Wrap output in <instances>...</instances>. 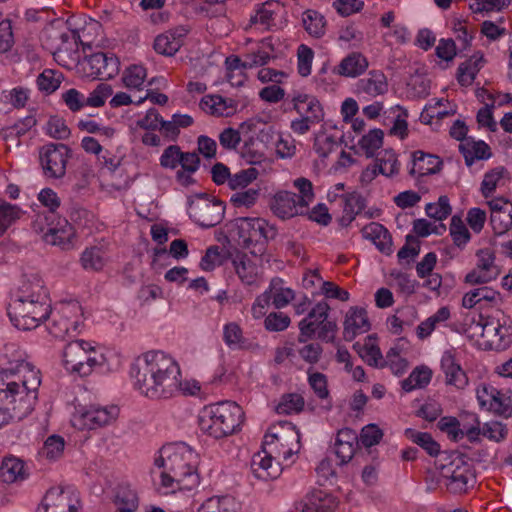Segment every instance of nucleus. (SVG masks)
Returning a JSON list of instances; mask_svg holds the SVG:
<instances>
[{"instance_id":"21","label":"nucleus","mask_w":512,"mask_h":512,"mask_svg":"<svg viewBox=\"0 0 512 512\" xmlns=\"http://www.w3.org/2000/svg\"><path fill=\"white\" fill-rule=\"evenodd\" d=\"M291 103L293 110H295L299 116L309 119L310 122L319 124L324 120V110L316 96L295 92L291 97Z\"/></svg>"},{"instance_id":"43","label":"nucleus","mask_w":512,"mask_h":512,"mask_svg":"<svg viewBox=\"0 0 512 512\" xmlns=\"http://www.w3.org/2000/svg\"><path fill=\"white\" fill-rule=\"evenodd\" d=\"M273 47L263 42L257 49L244 55V69H251L267 64L272 57Z\"/></svg>"},{"instance_id":"26","label":"nucleus","mask_w":512,"mask_h":512,"mask_svg":"<svg viewBox=\"0 0 512 512\" xmlns=\"http://www.w3.org/2000/svg\"><path fill=\"white\" fill-rule=\"evenodd\" d=\"M358 444L359 438L355 430L343 428L338 431L334 443V451L340 465H344L352 459Z\"/></svg>"},{"instance_id":"16","label":"nucleus","mask_w":512,"mask_h":512,"mask_svg":"<svg viewBox=\"0 0 512 512\" xmlns=\"http://www.w3.org/2000/svg\"><path fill=\"white\" fill-rule=\"evenodd\" d=\"M80 500L71 489L53 487L47 491L37 512H79Z\"/></svg>"},{"instance_id":"38","label":"nucleus","mask_w":512,"mask_h":512,"mask_svg":"<svg viewBox=\"0 0 512 512\" xmlns=\"http://www.w3.org/2000/svg\"><path fill=\"white\" fill-rule=\"evenodd\" d=\"M198 512H241V505L234 497L216 496L207 499Z\"/></svg>"},{"instance_id":"5","label":"nucleus","mask_w":512,"mask_h":512,"mask_svg":"<svg viewBox=\"0 0 512 512\" xmlns=\"http://www.w3.org/2000/svg\"><path fill=\"white\" fill-rule=\"evenodd\" d=\"M242 408L232 401H223L204 407L199 416L201 431L215 439L236 431L243 421Z\"/></svg>"},{"instance_id":"48","label":"nucleus","mask_w":512,"mask_h":512,"mask_svg":"<svg viewBox=\"0 0 512 512\" xmlns=\"http://www.w3.org/2000/svg\"><path fill=\"white\" fill-rule=\"evenodd\" d=\"M490 225L496 235H503L512 228V204L502 212L491 213Z\"/></svg>"},{"instance_id":"49","label":"nucleus","mask_w":512,"mask_h":512,"mask_svg":"<svg viewBox=\"0 0 512 512\" xmlns=\"http://www.w3.org/2000/svg\"><path fill=\"white\" fill-rule=\"evenodd\" d=\"M304 403V398L298 393L284 394L276 406V412L285 415L299 413L303 410Z\"/></svg>"},{"instance_id":"55","label":"nucleus","mask_w":512,"mask_h":512,"mask_svg":"<svg viewBox=\"0 0 512 512\" xmlns=\"http://www.w3.org/2000/svg\"><path fill=\"white\" fill-rule=\"evenodd\" d=\"M257 176L258 171L250 167L231 175L228 185L234 191L242 190L250 187L252 182L257 179Z\"/></svg>"},{"instance_id":"42","label":"nucleus","mask_w":512,"mask_h":512,"mask_svg":"<svg viewBox=\"0 0 512 512\" xmlns=\"http://www.w3.org/2000/svg\"><path fill=\"white\" fill-rule=\"evenodd\" d=\"M405 436L424 449L432 457H436L440 453V445L433 439L432 435L427 432L407 428L405 430Z\"/></svg>"},{"instance_id":"58","label":"nucleus","mask_w":512,"mask_h":512,"mask_svg":"<svg viewBox=\"0 0 512 512\" xmlns=\"http://www.w3.org/2000/svg\"><path fill=\"white\" fill-rule=\"evenodd\" d=\"M314 58L313 50L305 44H301L297 49V69L302 77L311 74L312 62Z\"/></svg>"},{"instance_id":"40","label":"nucleus","mask_w":512,"mask_h":512,"mask_svg":"<svg viewBox=\"0 0 512 512\" xmlns=\"http://www.w3.org/2000/svg\"><path fill=\"white\" fill-rule=\"evenodd\" d=\"M302 23L306 32L314 37L321 38L326 33V19L318 11L307 9L302 14Z\"/></svg>"},{"instance_id":"18","label":"nucleus","mask_w":512,"mask_h":512,"mask_svg":"<svg viewBox=\"0 0 512 512\" xmlns=\"http://www.w3.org/2000/svg\"><path fill=\"white\" fill-rule=\"evenodd\" d=\"M442 476L447 489L454 494L467 492L469 482L474 480L469 464L460 457L442 467Z\"/></svg>"},{"instance_id":"24","label":"nucleus","mask_w":512,"mask_h":512,"mask_svg":"<svg viewBox=\"0 0 512 512\" xmlns=\"http://www.w3.org/2000/svg\"><path fill=\"white\" fill-rule=\"evenodd\" d=\"M371 325L364 308L351 307L345 316L343 323V338L345 341H353L356 336L366 333Z\"/></svg>"},{"instance_id":"57","label":"nucleus","mask_w":512,"mask_h":512,"mask_svg":"<svg viewBox=\"0 0 512 512\" xmlns=\"http://www.w3.org/2000/svg\"><path fill=\"white\" fill-rule=\"evenodd\" d=\"M489 410L501 416H509L512 413V392L499 390V395H495Z\"/></svg>"},{"instance_id":"23","label":"nucleus","mask_w":512,"mask_h":512,"mask_svg":"<svg viewBox=\"0 0 512 512\" xmlns=\"http://www.w3.org/2000/svg\"><path fill=\"white\" fill-rule=\"evenodd\" d=\"M335 498L323 490H313L295 503L297 512H334L336 508Z\"/></svg>"},{"instance_id":"20","label":"nucleus","mask_w":512,"mask_h":512,"mask_svg":"<svg viewBox=\"0 0 512 512\" xmlns=\"http://www.w3.org/2000/svg\"><path fill=\"white\" fill-rule=\"evenodd\" d=\"M274 449L263 444V451L253 455L250 469L255 478L268 481L280 475L281 469L273 457Z\"/></svg>"},{"instance_id":"32","label":"nucleus","mask_w":512,"mask_h":512,"mask_svg":"<svg viewBox=\"0 0 512 512\" xmlns=\"http://www.w3.org/2000/svg\"><path fill=\"white\" fill-rule=\"evenodd\" d=\"M459 151L463 155L465 164L472 166L476 160H487L492 153L484 141H465L459 144Z\"/></svg>"},{"instance_id":"62","label":"nucleus","mask_w":512,"mask_h":512,"mask_svg":"<svg viewBox=\"0 0 512 512\" xmlns=\"http://www.w3.org/2000/svg\"><path fill=\"white\" fill-rule=\"evenodd\" d=\"M482 435L494 442H501L508 436V428L499 421H490L482 426Z\"/></svg>"},{"instance_id":"2","label":"nucleus","mask_w":512,"mask_h":512,"mask_svg":"<svg viewBox=\"0 0 512 512\" xmlns=\"http://www.w3.org/2000/svg\"><path fill=\"white\" fill-rule=\"evenodd\" d=\"M130 376L134 388L150 399H168L180 388V367L163 351L139 356L130 367Z\"/></svg>"},{"instance_id":"41","label":"nucleus","mask_w":512,"mask_h":512,"mask_svg":"<svg viewBox=\"0 0 512 512\" xmlns=\"http://www.w3.org/2000/svg\"><path fill=\"white\" fill-rule=\"evenodd\" d=\"M432 378V371L426 366L416 367L410 375L401 382V387L405 392H411L414 389L426 387Z\"/></svg>"},{"instance_id":"8","label":"nucleus","mask_w":512,"mask_h":512,"mask_svg":"<svg viewBox=\"0 0 512 512\" xmlns=\"http://www.w3.org/2000/svg\"><path fill=\"white\" fill-rule=\"evenodd\" d=\"M43 36L45 43L50 47L54 60L63 67H70L79 61V44L91 49L89 43H84L76 30L51 26L45 29Z\"/></svg>"},{"instance_id":"27","label":"nucleus","mask_w":512,"mask_h":512,"mask_svg":"<svg viewBox=\"0 0 512 512\" xmlns=\"http://www.w3.org/2000/svg\"><path fill=\"white\" fill-rule=\"evenodd\" d=\"M342 215L339 223L343 227L349 226L366 207V199L358 191L343 193L340 195Z\"/></svg>"},{"instance_id":"1","label":"nucleus","mask_w":512,"mask_h":512,"mask_svg":"<svg viewBox=\"0 0 512 512\" xmlns=\"http://www.w3.org/2000/svg\"><path fill=\"white\" fill-rule=\"evenodd\" d=\"M40 384V371L26 360L25 352L6 345L0 358V428L33 411Z\"/></svg>"},{"instance_id":"60","label":"nucleus","mask_w":512,"mask_h":512,"mask_svg":"<svg viewBox=\"0 0 512 512\" xmlns=\"http://www.w3.org/2000/svg\"><path fill=\"white\" fill-rule=\"evenodd\" d=\"M185 478L175 476L172 472L163 469L160 475V487L163 494L175 493L176 490L184 489Z\"/></svg>"},{"instance_id":"3","label":"nucleus","mask_w":512,"mask_h":512,"mask_svg":"<svg viewBox=\"0 0 512 512\" xmlns=\"http://www.w3.org/2000/svg\"><path fill=\"white\" fill-rule=\"evenodd\" d=\"M51 303L43 280L36 274L25 276L12 294L8 305V316L20 330H32L47 320Z\"/></svg>"},{"instance_id":"25","label":"nucleus","mask_w":512,"mask_h":512,"mask_svg":"<svg viewBox=\"0 0 512 512\" xmlns=\"http://www.w3.org/2000/svg\"><path fill=\"white\" fill-rule=\"evenodd\" d=\"M441 370L445 374L447 385L455 386L457 389H464L468 385V377L452 350H447L443 353L441 357Z\"/></svg>"},{"instance_id":"11","label":"nucleus","mask_w":512,"mask_h":512,"mask_svg":"<svg viewBox=\"0 0 512 512\" xmlns=\"http://www.w3.org/2000/svg\"><path fill=\"white\" fill-rule=\"evenodd\" d=\"M188 214L202 228H212L224 218L225 205L218 199H210L206 194H197L188 199Z\"/></svg>"},{"instance_id":"47","label":"nucleus","mask_w":512,"mask_h":512,"mask_svg":"<svg viewBox=\"0 0 512 512\" xmlns=\"http://www.w3.org/2000/svg\"><path fill=\"white\" fill-rule=\"evenodd\" d=\"M449 232L453 243L460 249H463L471 239L468 228L458 215L451 218Z\"/></svg>"},{"instance_id":"63","label":"nucleus","mask_w":512,"mask_h":512,"mask_svg":"<svg viewBox=\"0 0 512 512\" xmlns=\"http://www.w3.org/2000/svg\"><path fill=\"white\" fill-rule=\"evenodd\" d=\"M181 47L175 38L170 37L168 33L158 35L154 40V49L157 53L172 56L179 51Z\"/></svg>"},{"instance_id":"6","label":"nucleus","mask_w":512,"mask_h":512,"mask_svg":"<svg viewBox=\"0 0 512 512\" xmlns=\"http://www.w3.org/2000/svg\"><path fill=\"white\" fill-rule=\"evenodd\" d=\"M330 306L326 301H319L298 323V342L306 343L317 338L326 343H333L338 331L337 323L329 319Z\"/></svg>"},{"instance_id":"9","label":"nucleus","mask_w":512,"mask_h":512,"mask_svg":"<svg viewBox=\"0 0 512 512\" xmlns=\"http://www.w3.org/2000/svg\"><path fill=\"white\" fill-rule=\"evenodd\" d=\"M506 316L502 319L479 314L478 320L473 319L468 326L472 336L479 335L485 339L486 349L502 351L512 343V326Z\"/></svg>"},{"instance_id":"53","label":"nucleus","mask_w":512,"mask_h":512,"mask_svg":"<svg viewBox=\"0 0 512 512\" xmlns=\"http://www.w3.org/2000/svg\"><path fill=\"white\" fill-rule=\"evenodd\" d=\"M20 215L21 210L17 205L0 201V237L20 218Z\"/></svg>"},{"instance_id":"14","label":"nucleus","mask_w":512,"mask_h":512,"mask_svg":"<svg viewBox=\"0 0 512 512\" xmlns=\"http://www.w3.org/2000/svg\"><path fill=\"white\" fill-rule=\"evenodd\" d=\"M47 330L55 338L64 339L70 330L76 331L80 324L82 307L77 301L63 303L59 310H51Z\"/></svg>"},{"instance_id":"46","label":"nucleus","mask_w":512,"mask_h":512,"mask_svg":"<svg viewBox=\"0 0 512 512\" xmlns=\"http://www.w3.org/2000/svg\"><path fill=\"white\" fill-rule=\"evenodd\" d=\"M260 196V187L258 185L235 191L230 197V202L236 208L252 207Z\"/></svg>"},{"instance_id":"15","label":"nucleus","mask_w":512,"mask_h":512,"mask_svg":"<svg viewBox=\"0 0 512 512\" xmlns=\"http://www.w3.org/2000/svg\"><path fill=\"white\" fill-rule=\"evenodd\" d=\"M46 227L41 228L45 243L58 246L62 250H70L74 247L75 230L67 219L51 214L44 217Z\"/></svg>"},{"instance_id":"61","label":"nucleus","mask_w":512,"mask_h":512,"mask_svg":"<svg viewBox=\"0 0 512 512\" xmlns=\"http://www.w3.org/2000/svg\"><path fill=\"white\" fill-rule=\"evenodd\" d=\"M377 168L380 174L391 177L399 172V162L392 151H385L383 157L377 158Z\"/></svg>"},{"instance_id":"10","label":"nucleus","mask_w":512,"mask_h":512,"mask_svg":"<svg viewBox=\"0 0 512 512\" xmlns=\"http://www.w3.org/2000/svg\"><path fill=\"white\" fill-rule=\"evenodd\" d=\"M105 357L98 353L91 343L84 340L69 342L63 350V363L66 370L78 373L80 376L89 375L95 367L102 366Z\"/></svg>"},{"instance_id":"33","label":"nucleus","mask_w":512,"mask_h":512,"mask_svg":"<svg viewBox=\"0 0 512 512\" xmlns=\"http://www.w3.org/2000/svg\"><path fill=\"white\" fill-rule=\"evenodd\" d=\"M484 56L477 52L458 67L457 80L462 86H469L473 83L476 75L483 67Z\"/></svg>"},{"instance_id":"29","label":"nucleus","mask_w":512,"mask_h":512,"mask_svg":"<svg viewBox=\"0 0 512 512\" xmlns=\"http://www.w3.org/2000/svg\"><path fill=\"white\" fill-rule=\"evenodd\" d=\"M367 68V58L359 52H352L344 57L338 66L334 67L333 73L343 77L355 78L362 75Z\"/></svg>"},{"instance_id":"13","label":"nucleus","mask_w":512,"mask_h":512,"mask_svg":"<svg viewBox=\"0 0 512 512\" xmlns=\"http://www.w3.org/2000/svg\"><path fill=\"white\" fill-rule=\"evenodd\" d=\"M70 149L62 143H48L40 148L39 160L47 178L61 179L66 173Z\"/></svg>"},{"instance_id":"54","label":"nucleus","mask_w":512,"mask_h":512,"mask_svg":"<svg viewBox=\"0 0 512 512\" xmlns=\"http://www.w3.org/2000/svg\"><path fill=\"white\" fill-rule=\"evenodd\" d=\"M425 212L428 217L438 221L446 219L452 212L449 198L446 195L439 197L435 203H428L425 207Z\"/></svg>"},{"instance_id":"52","label":"nucleus","mask_w":512,"mask_h":512,"mask_svg":"<svg viewBox=\"0 0 512 512\" xmlns=\"http://www.w3.org/2000/svg\"><path fill=\"white\" fill-rule=\"evenodd\" d=\"M64 447L65 441L61 436L51 435L44 442L39 454L48 460H56L62 456Z\"/></svg>"},{"instance_id":"22","label":"nucleus","mask_w":512,"mask_h":512,"mask_svg":"<svg viewBox=\"0 0 512 512\" xmlns=\"http://www.w3.org/2000/svg\"><path fill=\"white\" fill-rule=\"evenodd\" d=\"M271 210L274 215L283 220L307 213V211L300 206L297 200V194L290 191L277 192L272 199Z\"/></svg>"},{"instance_id":"50","label":"nucleus","mask_w":512,"mask_h":512,"mask_svg":"<svg viewBox=\"0 0 512 512\" xmlns=\"http://www.w3.org/2000/svg\"><path fill=\"white\" fill-rule=\"evenodd\" d=\"M383 137V131L375 128L370 130L368 134L363 135L358 141V145L367 157H373L375 152L382 146Z\"/></svg>"},{"instance_id":"59","label":"nucleus","mask_w":512,"mask_h":512,"mask_svg":"<svg viewBox=\"0 0 512 512\" xmlns=\"http://www.w3.org/2000/svg\"><path fill=\"white\" fill-rule=\"evenodd\" d=\"M308 383L319 399H327L329 397L328 381L325 374L320 372H311L308 370Z\"/></svg>"},{"instance_id":"30","label":"nucleus","mask_w":512,"mask_h":512,"mask_svg":"<svg viewBox=\"0 0 512 512\" xmlns=\"http://www.w3.org/2000/svg\"><path fill=\"white\" fill-rule=\"evenodd\" d=\"M200 106L203 111L218 117L231 116L237 109L235 100L221 95H206L202 98Z\"/></svg>"},{"instance_id":"44","label":"nucleus","mask_w":512,"mask_h":512,"mask_svg":"<svg viewBox=\"0 0 512 512\" xmlns=\"http://www.w3.org/2000/svg\"><path fill=\"white\" fill-rule=\"evenodd\" d=\"M369 78L360 81L361 89L372 96L384 94L388 89L386 76L380 71H371Z\"/></svg>"},{"instance_id":"31","label":"nucleus","mask_w":512,"mask_h":512,"mask_svg":"<svg viewBox=\"0 0 512 512\" xmlns=\"http://www.w3.org/2000/svg\"><path fill=\"white\" fill-rule=\"evenodd\" d=\"M362 235L373 242L380 252L386 255L392 252V237L382 224L371 222L362 229Z\"/></svg>"},{"instance_id":"4","label":"nucleus","mask_w":512,"mask_h":512,"mask_svg":"<svg viewBox=\"0 0 512 512\" xmlns=\"http://www.w3.org/2000/svg\"><path fill=\"white\" fill-rule=\"evenodd\" d=\"M198 454L183 442L165 445L160 450V456L155 459V465L175 476L185 478L184 489L191 490L200 483L197 473Z\"/></svg>"},{"instance_id":"39","label":"nucleus","mask_w":512,"mask_h":512,"mask_svg":"<svg viewBox=\"0 0 512 512\" xmlns=\"http://www.w3.org/2000/svg\"><path fill=\"white\" fill-rule=\"evenodd\" d=\"M232 263L236 274L244 284L252 285L256 282L258 268L246 254H237Z\"/></svg>"},{"instance_id":"36","label":"nucleus","mask_w":512,"mask_h":512,"mask_svg":"<svg viewBox=\"0 0 512 512\" xmlns=\"http://www.w3.org/2000/svg\"><path fill=\"white\" fill-rule=\"evenodd\" d=\"M223 342L232 351L245 350L250 343L244 337L242 328L236 322H229L223 326Z\"/></svg>"},{"instance_id":"19","label":"nucleus","mask_w":512,"mask_h":512,"mask_svg":"<svg viewBox=\"0 0 512 512\" xmlns=\"http://www.w3.org/2000/svg\"><path fill=\"white\" fill-rule=\"evenodd\" d=\"M119 415L116 405H91L74 418V425L89 430L101 428L111 424Z\"/></svg>"},{"instance_id":"17","label":"nucleus","mask_w":512,"mask_h":512,"mask_svg":"<svg viewBox=\"0 0 512 512\" xmlns=\"http://www.w3.org/2000/svg\"><path fill=\"white\" fill-rule=\"evenodd\" d=\"M82 68L88 77L111 79L119 72V59L110 52H97L86 56Z\"/></svg>"},{"instance_id":"35","label":"nucleus","mask_w":512,"mask_h":512,"mask_svg":"<svg viewBox=\"0 0 512 512\" xmlns=\"http://www.w3.org/2000/svg\"><path fill=\"white\" fill-rule=\"evenodd\" d=\"M108 262V255L102 246L86 248L80 257V264L87 271H100Z\"/></svg>"},{"instance_id":"51","label":"nucleus","mask_w":512,"mask_h":512,"mask_svg":"<svg viewBox=\"0 0 512 512\" xmlns=\"http://www.w3.org/2000/svg\"><path fill=\"white\" fill-rule=\"evenodd\" d=\"M293 186L297 189V200L307 212L309 205L315 199V193L312 182L305 178L299 177L293 181Z\"/></svg>"},{"instance_id":"7","label":"nucleus","mask_w":512,"mask_h":512,"mask_svg":"<svg viewBox=\"0 0 512 512\" xmlns=\"http://www.w3.org/2000/svg\"><path fill=\"white\" fill-rule=\"evenodd\" d=\"M238 244L254 256H262L269 239L276 236L274 227L258 217H239L233 221Z\"/></svg>"},{"instance_id":"37","label":"nucleus","mask_w":512,"mask_h":512,"mask_svg":"<svg viewBox=\"0 0 512 512\" xmlns=\"http://www.w3.org/2000/svg\"><path fill=\"white\" fill-rule=\"evenodd\" d=\"M0 477L8 484L24 480L26 477L24 462L13 456L5 457L0 466Z\"/></svg>"},{"instance_id":"34","label":"nucleus","mask_w":512,"mask_h":512,"mask_svg":"<svg viewBox=\"0 0 512 512\" xmlns=\"http://www.w3.org/2000/svg\"><path fill=\"white\" fill-rule=\"evenodd\" d=\"M499 292L488 286L475 288L465 293L462 298V306L467 309H472L476 305L482 307V303L489 304L495 303L499 297Z\"/></svg>"},{"instance_id":"28","label":"nucleus","mask_w":512,"mask_h":512,"mask_svg":"<svg viewBox=\"0 0 512 512\" xmlns=\"http://www.w3.org/2000/svg\"><path fill=\"white\" fill-rule=\"evenodd\" d=\"M442 165L443 162L438 156L418 150L412 153L409 174L416 177L436 174L441 170Z\"/></svg>"},{"instance_id":"56","label":"nucleus","mask_w":512,"mask_h":512,"mask_svg":"<svg viewBox=\"0 0 512 512\" xmlns=\"http://www.w3.org/2000/svg\"><path fill=\"white\" fill-rule=\"evenodd\" d=\"M147 76L146 69L141 65H132L123 75V83L130 89H141Z\"/></svg>"},{"instance_id":"12","label":"nucleus","mask_w":512,"mask_h":512,"mask_svg":"<svg viewBox=\"0 0 512 512\" xmlns=\"http://www.w3.org/2000/svg\"><path fill=\"white\" fill-rule=\"evenodd\" d=\"M281 431L274 432L276 427H271L265 434L263 444L274 449L273 454L289 460L300 449V432L291 422H280Z\"/></svg>"},{"instance_id":"45","label":"nucleus","mask_w":512,"mask_h":512,"mask_svg":"<svg viewBox=\"0 0 512 512\" xmlns=\"http://www.w3.org/2000/svg\"><path fill=\"white\" fill-rule=\"evenodd\" d=\"M115 504L119 510L136 511L138 508V496L129 485H119L115 494Z\"/></svg>"},{"instance_id":"64","label":"nucleus","mask_w":512,"mask_h":512,"mask_svg":"<svg viewBox=\"0 0 512 512\" xmlns=\"http://www.w3.org/2000/svg\"><path fill=\"white\" fill-rule=\"evenodd\" d=\"M46 133L54 139L64 140L70 136V129L62 118L53 116L47 122Z\"/></svg>"}]
</instances>
